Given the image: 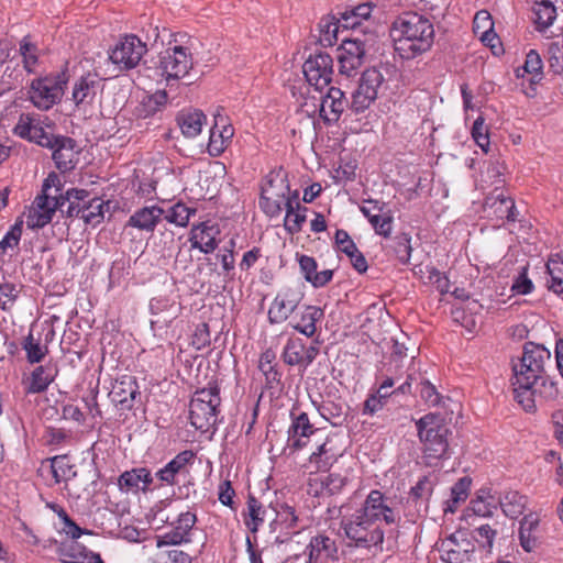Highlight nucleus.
Returning <instances> with one entry per match:
<instances>
[{
	"label": "nucleus",
	"instance_id": "4c0bfd02",
	"mask_svg": "<svg viewBox=\"0 0 563 563\" xmlns=\"http://www.w3.org/2000/svg\"><path fill=\"white\" fill-rule=\"evenodd\" d=\"M246 505L247 510L243 514L244 523L252 533H256L264 522L266 509L263 504L252 495L249 496Z\"/></svg>",
	"mask_w": 563,
	"mask_h": 563
},
{
	"label": "nucleus",
	"instance_id": "f257e3e1",
	"mask_svg": "<svg viewBox=\"0 0 563 563\" xmlns=\"http://www.w3.org/2000/svg\"><path fill=\"white\" fill-rule=\"evenodd\" d=\"M13 131L22 139L51 148L59 172L66 173L75 168L78 154L76 141L69 136L49 134L44 130L40 117L22 113Z\"/></svg>",
	"mask_w": 563,
	"mask_h": 563
},
{
	"label": "nucleus",
	"instance_id": "a19ab883",
	"mask_svg": "<svg viewBox=\"0 0 563 563\" xmlns=\"http://www.w3.org/2000/svg\"><path fill=\"white\" fill-rule=\"evenodd\" d=\"M216 128L217 124L210 131L208 143V152L212 156H219L223 153L234 134V130L231 125H224L220 131H217Z\"/></svg>",
	"mask_w": 563,
	"mask_h": 563
},
{
	"label": "nucleus",
	"instance_id": "9d476101",
	"mask_svg": "<svg viewBox=\"0 0 563 563\" xmlns=\"http://www.w3.org/2000/svg\"><path fill=\"white\" fill-rule=\"evenodd\" d=\"M345 536L355 542L357 547L369 548L380 545L384 542L385 532L383 529L367 520L358 509L350 519L343 521Z\"/></svg>",
	"mask_w": 563,
	"mask_h": 563
},
{
	"label": "nucleus",
	"instance_id": "2f4dec72",
	"mask_svg": "<svg viewBox=\"0 0 563 563\" xmlns=\"http://www.w3.org/2000/svg\"><path fill=\"white\" fill-rule=\"evenodd\" d=\"M58 374V368L53 363L37 366L31 374L26 386L27 394L44 393Z\"/></svg>",
	"mask_w": 563,
	"mask_h": 563
},
{
	"label": "nucleus",
	"instance_id": "412c9836",
	"mask_svg": "<svg viewBox=\"0 0 563 563\" xmlns=\"http://www.w3.org/2000/svg\"><path fill=\"white\" fill-rule=\"evenodd\" d=\"M305 554L308 558L303 563H327L330 560H339L335 541L323 534L311 538L306 547Z\"/></svg>",
	"mask_w": 563,
	"mask_h": 563
},
{
	"label": "nucleus",
	"instance_id": "338daca9",
	"mask_svg": "<svg viewBox=\"0 0 563 563\" xmlns=\"http://www.w3.org/2000/svg\"><path fill=\"white\" fill-rule=\"evenodd\" d=\"M210 332L209 325L207 323H200L196 327V330L192 334V345L197 350H202L210 345Z\"/></svg>",
	"mask_w": 563,
	"mask_h": 563
},
{
	"label": "nucleus",
	"instance_id": "c9c22d12",
	"mask_svg": "<svg viewBox=\"0 0 563 563\" xmlns=\"http://www.w3.org/2000/svg\"><path fill=\"white\" fill-rule=\"evenodd\" d=\"M153 482L151 472L145 467L133 468L122 473L119 477L120 489L131 490L142 488L145 490Z\"/></svg>",
	"mask_w": 563,
	"mask_h": 563
},
{
	"label": "nucleus",
	"instance_id": "473e14b6",
	"mask_svg": "<svg viewBox=\"0 0 563 563\" xmlns=\"http://www.w3.org/2000/svg\"><path fill=\"white\" fill-rule=\"evenodd\" d=\"M341 453L334 448L330 438L320 444L316 452L309 457V464L316 472H327L336 462Z\"/></svg>",
	"mask_w": 563,
	"mask_h": 563
},
{
	"label": "nucleus",
	"instance_id": "f704fd0d",
	"mask_svg": "<svg viewBox=\"0 0 563 563\" xmlns=\"http://www.w3.org/2000/svg\"><path fill=\"white\" fill-rule=\"evenodd\" d=\"M217 233L219 231L216 227L202 223L192 230V247L199 249L205 254L212 253L218 246L216 241Z\"/></svg>",
	"mask_w": 563,
	"mask_h": 563
},
{
	"label": "nucleus",
	"instance_id": "37998d69",
	"mask_svg": "<svg viewBox=\"0 0 563 563\" xmlns=\"http://www.w3.org/2000/svg\"><path fill=\"white\" fill-rule=\"evenodd\" d=\"M275 357V352L268 349L261 354L258 362V368L265 376L266 385L269 388H273L275 384L280 382V374L274 364Z\"/></svg>",
	"mask_w": 563,
	"mask_h": 563
},
{
	"label": "nucleus",
	"instance_id": "774afa93",
	"mask_svg": "<svg viewBox=\"0 0 563 563\" xmlns=\"http://www.w3.org/2000/svg\"><path fill=\"white\" fill-rule=\"evenodd\" d=\"M346 484V478L339 474H329L322 482L323 489L329 495H335L341 493L342 488Z\"/></svg>",
	"mask_w": 563,
	"mask_h": 563
},
{
	"label": "nucleus",
	"instance_id": "ea45409f",
	"mask_svg": "<svg viewBox=\"0 0 563 563\" xmlns=\"http://www.w3.org/2000/svg\"><path fill=\"white\" fill-rule=\"evenodd\" d=\"M360 210L364 217L367 218L376 234L384 238H388L390 235L393 229V216L389 210L384 213H375L372 212L367 206H362Z\"/></svg>",
	"mask_w": 563,
	"mask_h": 563
},
{
	"label": "nucleus",
	"instance_id": "0eeeda50",
	"mask_svg": "<svg viewBox=\"0 0 563 563\" xmlns=\"http://www.w3.org/2000/svg\"><path fill=\"white\" fill-rule=\"evenodd\" d=\"M220 404V389L217 385L197 390L189 404L190 423L197 430L209 431L217 423Z\"/></svg>",
	"mask_w": 563,
	"mask_h": 563
},
{
	"label": "nucleus",
	"instance_id": "8fccbe9b",
	"mask_svg": "<svg viewBox=\"0 0 563 563\" xmlns=\"http://www.w3.org/2000/svg\"><path fill=\"white\" fill-rule=\"evenodd\" d=\"M20 55L22 56L23 67L27 73H33L34 67L38 62L37 47L35 44L30 42L29 36H24L20 42L19 48Z\"/></svg>",
	"mask_w": 563,
	"mask_h": 563
},
{
	"label": "nucleus",
	"instance_id": "9b49d317",
	"mask_svg": "<svg viewBox=\"0 0 563 563\" xmlns=\"http://www.w3.org/2000/svg\"><path fill=\"white\" fill-rule=\"evenodd\" d=\"M192 54L183 45H175L167 48L159 56L158 68L167 80L179 79L192 68Z\"/></svg>",
	"mask_w": 563,
	"mask_h": 563
},
{
	"label": "nucleus",
	"instance_id": "6e6552de",
	"mask_svg": "<svg viewBox=\"0 0 563 563\" xmlns=\"http://www.w3.org/2000/svg\"><path fill=\"white\" fill-rule=\"evenodd\" d=\"M360 510L367 520L376 525L384 522L387 526H397L401 520L398 503L377 489L367 495Z\"/></svg>",
	"mask_w": 563,
	"mask_h": 563
},
{
	"label": "nucleus",
	"instance_id": "6e6d98bb",
	"mask_svg": "<svg viewBox=\"0 0 563 563\" xmlns=\"http://www.w3.org/2000/svg\"><path fill=\"white\" fill-rule=\"evenodd\" d=\"M20 295V288L12 283L0 284V308L10 311Z\"/></svg>",
	"mask_w": 563,
	"mask_h": 563
},
{
	"label": "nucleus",
	"instance_id": "20e7f679",
	"mask_svg": "<svg viewBox=\"0 0 563 563\" xmlns=\"http://www.w3.org/2000/svg\"><path fill=\"white\" fill-rule=\"evenodd\" d=\"M60 188V179L56 173H51L42 185V192L38 195L27 214V227L41 229L48 224L57 210L63 213V206L66 203L65 195Z\"/></svg>",
	"mask_w": 563,
	"mask_h": 563
},
{
	"label": "nucleus",
	"instance_id": "09e8293b",
	"mask_svg": "<svg viewBox=\"0 0 563 563\" xmlns=\"http://www.w3.org/2000/svg\"><path fill=\"white\" fill-rule=\"evenodd\" d=\"M195 212L196 209H191L185 203L177 202L170 207L163 217L170 223L178 227H186L189 222L190 216Z\"/></svg>",
	"mask_w": 563,
	"mask_h": 563
},
{
	"label": "nucleus",
	"instance_id": "3c124183",
	"mask_svg": "<svg viewBox=\"0 0 563 563\" xmlns=\"http://www.w3.org/2000/svg\"><path fill=\"white\" fill-rule=\"evenodd\" d=\"M319 410L321 416L330 421L332 426L342 424L346 417L345 407L333 401L324 402Z\"/></svg>",
	"mask_w": 563,
	"mask_h": 563
},
{
	"label": "nucleus",
	"instance_id": "13d9d810",
	"mask_svg": "<svg viewBox=\"0 0 563 563\" xmlns=\"http://www.w3.org/2000/svg\"><path fill=\"white\" fill-rule=\"evenodd\" d=\"M472 136L475 143L485 152H488L489 147V137H488V129L485 125V121L483 117H478L473 124L472 128Z\"/></svg>",
	"mask_w": 563,
	"mask_h": 563
},
{
	"label": "nucleus",
	"instance_id": "052dcab7",
	"mask_svg": "<svg viewBox=\"0 0 563 563\" xmlns=\"http://www.w3.org/2000/svg\"><path fill=\"white\" fill-rule=\"evenodd\" d=\"M23 349L26 352V357L30 363H38L43 360L45 356L46 349L43 350L41 344L36 341H34L32 334H30L25 343L23 345Z\"/></svg>",
	"mask_w": 563,
	"mask_h": 563
},
{
	"label": "nucleus",
	"instance_id": "a211bd4d",
	"mask_svg": "<svg viewBox=\"0 0 563 563\" xmlns=\"http://www.w3.org/2000/svg\"><path fill=\"white\" fill-rule=\"evenodd\" d=\"M318 354L319 347L317 344L306 346L302 339L289 338L283 351V360L287 365H298L307 368Z\"/></svg>",
	"mask_w": 563,
	"mask_h": 563
},
{
	"label": "nucleus",
	"instance_id": "4468645a",
	"mask_svg": "<svg viewBox=\"0 0 563 563\" xmlns=\"http://www.w3.org/2000/svg\"><path fill=\"white\" fill-rule=\"evenodd\" d=\"M366 42L361 37L345 38L339 48V73L353 77L362 66L366 53Z\"/></svg>",
	"mask_w": 563,
	"mask_h": 563
},
{
	"label": "nucleus",
	"instance_id": "79ce46f5",
	"mask_svg": "<svg viewBox=\"0 0 563 563\" xmlns=\"http://www.w3.org/2000/svg\"><path fill=\"white\" fill-rule=\"evenodd\" d=\"M543 63L541 59L540 54L536 49H530L527 53L526 62L523 65L525 73L531 75L530 77V86H534L541 81L543 78ZM532 92H526L527 96L533 97L534 96V88L530 87Z\"/></svg>",
	"mask_w": 563,
	"mask_h": 563
},
{
	"label": "nucleus",
	"instance_id": "423d86ee",
	"mask_svg": "<svg viewBox=\"0 0 563 563\" xmlns=\"http://www.w3.org/2000/svg\"><path fill=\"white\" fill-rule=\"evenodd\" d=\"M418 435L423 443L424 456L429 460H440L449 449V428L444 419L437 413H428L416 423Z\"/></svg>",
	"mask_w": 563,
	"mask_h": 563
},
{
	"label": "nucleus",
	"instance_id": "7ed1b4c3",
	"mask_svg": "<svg viewBox=\"0 0 563 563\" xmlns=\"http://www.w3.org/2000/svg\"><path fill=\"white\" fill-rule=\"evenodd\" d=\"M551 353L543 345L527 342L519 367L514 366V393L517 401L526 411H533L532 386L539 385L540 379L547 376L545 366L550 363Z\"/></svg>",
	"mask_w": 563,
	"mask_h": 563
},
{
	"label": "nucleus",
	"instance_id": "69168bd1",
	"mask_svg": "<svg viewBox=\"0 0 563 563\" xmlns=\"http://www.w3.org/2000/svg\"><path fill=\"white\" fill-rule=\"evenodd\" d=\"M22 221H18L10 228V230L7 232V234L0 242V247L2 250L18 246L22 235Z\"/></svg>",
	"mask_w": 563,
	"mask_h": 563
},
{
	"label": "nucleus",
	"instance_id": "58836bf2",
	"mask_svg": "<svg viewBox=\"0 0 563 563\" xmlns=\"http://www.w3.org/2000/svg\"><path fill=\"white\" fill-rule=\"evenodd\" d=\"M322 317V309L316 306H307L301 312L300 321L294 324V329L305 334L307 338H311L317 331V321H319Z\"/></svg>",
	"mask_w": 563,
	"mask_h": 563
},
{
	"label": "nucleus",
	"instance_id": "de8ad7c7",
	"mask_svg": "<svg viewBox=\"0 0 563 563\" xmlns=\"http://www.w3.org/2000/svg\"><path fill=\"white\" fill-rule=\"evenodd\" d=\"M372 12L371 3H362L354 7L351 10H346L341 14L340 20L338 21L345 29H355L358 26V22H350V19H360L361 21L367 20Z\"/></svg>",
	"mask_w": 563,
	"mask_h": 563
},
{
	"label": "nucleus",
	"instance_id": "72a5a7b5",
	"mask_svg": "<svg viewBox=\"0 0 563 563\" xmlns=\"http://www.w3.org/2000/svg\"><path fill=\"white\" fill-rule=\"evenodd\" d=\"M498 492L492 488H482L475 499L471 501V509L479 517H490L499 507Z\"/></svg>",
	"mask_w": 563,
	"mask_h": 563
},
{
	"label": "nucleus",
	"instance_id": "c756f323",
	"mask_svg": "<svg viewBox=\"0 0 563 563\" xmlns=\"http://www.w3.org/2000/svg\"><path fill=\"white\" fill-rule=\"evenodd\" d=\"M286 217L284 220V227L287 232L295 234L301 231L303 223L306 222V207H302L299 202V194L297 190L292 192V197H288L285 202Z\"/></svg>",
	"mask_w": 563,
	"mask_h": 563
},
{
	"label": "nucleus",
	"instance_id": "49530a36",
	"mask_svg": "<svg viewBox=\"0 0 563 563\" xmlns=\"http://www.w3.org/2000/svg\"><path fill=\"white\" fill-rule=\"evenodd\" d=\"M547 60L555 74L563 71V37H556L547 46Z\"/></svg>",
	"mask_w": 563,
	"mask_h": 563
},
{
	"label": "nucleus",
	"instance_id": "6ab92c4d",
	"mask_svg": "<svg viewBox=\"0 0 563 563\" xmlns=\"http://www.w3.org/2000/svg\"><path fill=\"white\" fill-rule=\"evenodd\" d=\"M197 522L196 514L191 511L181 512L173 523V529L157 538L158 548L165 545H178L190 541V531Z\"/></svg>",
	"mask_w": 563,
	"mask_h": 563
},
{
	"label": "nucleus",
	"instance_id": "e433bc0d",
	"mask_svg": "<svg viewBox=\"0 0 563 563\" xmlns=\"http://www.w3.org/2000/svg\"><path fill=\"white\" fill-rule=\"evenodd\" d=\"M206 121L207 117L200 110L181 112L177 118L178 125L186 137H196L200 134Z\"/></svg>",
	"mask_w": 563,
	"mask_h": 563
},
{
	"label": "nucleus",
	"instance_id": "7c9ffc66",
	"mask_svg": "<svg viewBox=\"0 0 563 563\" xmlns=\"http://www.w3.org/2000/svg\"><path fill=\"white\" fill-rule=\"evenodd\" d=\"M261 192L276 194L278 198L286 200L292 197L294 191L290 190L287 172L283 167L271 170L262 183Z\"/></svg>",
	"mask_w": 563,
	"mask_h": 563
},
{
	"label": "nucleus",
	"instance_id": "f03ea898",
	"mask_svg": "<svg viewBox=\"0 0 563 563\" xmlns=\"http://www.w3.org/2000/svg\"><path fill=\"white\" fill-rule=\"evenodd\" d=\"M391 36L399 56L405 59H412L432 47L434 27L430 20L423 15L407 12L394 21Z\"/></svg>",
	"mask_w": 563,
	"mask_h": 563
},
{
	"label": "nucleus",
	"instance_id": "aec40b11",
	"mask_svg": "<svg viewBox=\"0 0 563 563\" xmlns=\"http://www.w3.org/2000/svg\"><path fill=\"white\" fill-rule=\"evenodd\" d=\"M110 397L121 410L132 409L135 399L141 398L135 377L124 375L120 379H117L110 391Z\"/></svg>",
	"mask_w": 563,
	"mask_h": 563
},
{
	"label": "nucleus",
	"instance_id": "39448f33",
	"mask_svg": "<svg viewBox=\"0 0 563 563\" xmlns=\"http://www.w3.org/2000/svg\"><path fill=\"white\" fill-rule=\"evenodd\" d=\"M68 203L65 216L67 218H78L85 224L97 227L104 219L106 210H109V201H104L100 197H92L85 189L71 188L65 194Z\"/></svg>",
	"mask_w": 563,
	"mask_h": 563
},
{
	"label": "nucleus",
	"instance_id": "5701e85b",
	"mask_svg": "<svg viewBox=\"0 0 563 563\" xmlns=\"http://www.w3.org/2000/svg\"><path fill=\"white\" fill-rule=\"evenodd\" d=\"M484 211L490 219L507 220L515 222L517 220V210L515 201L510 197H506L503 192H492L486 197L484 202Z\"/></svg>",
	"mask_w": 563,
	"mask_h": 563
},
{
	"label": "nucleus",
	"instance_id": "dca6fc26",
	"mask_svg": "<svg viewBox=\"0 0 563 563\" xmlns=\"http://www.w3.org/2000/svg\"><path fill=\"white\" fill-rule=\"evenodd\" d=\"M474 549L473 542L466 538V534L462 531H456L442 540L439 552L443 562L464 563L470 561Z\"/></svg>",
	"mask_w": 563,
	"mask_h": 563
},
{
	"label": "nucleus",
	"instance_id": "bf43d9fd",
	"mask_svg": "<svg viewBox=\"0 0 563 563\" xmlns=\"http://www.w3.org/2000/svg\"><path fill=\"white\" fill-rule=\"evenodd\" d=\"M433 492V483L428 476H423L418 483L411 487L410 497L418 503L419 500H428Z\"/></svg>",
	"mask_w": 563,
	"mask_h": 563
},
{
	"label": "nucleus",
	"instance_id": "2eb2a0df",
	"mask_svg": "<svg viewBox=\"0 0 563 563\" xmlns=\"http://www.w3.org/2000/svg\"><path fill=\"white\" fill-rule=\"evenodd\" d=\"M146 44L135 35H126L111 51L110 59L121 69L136 67L146 53Z\"/></svg>",
	"mask_w": 563,
	"mask_h": 563
},
{
	"label": "nucleus",
	"instance_id": "f3484780",
	"mask_svg": "<svg viewBox=\"0 0 563 563\" xmlns=\"http://www.w3.org/2000/svg\"><path fill=\"white\" fill-rule=\"evenodd\" d=\"M302 299L299 289L286 288L277 294L268 309L271 323H282L296 310Z\"/></svg>",
	"mask_w": 563,
	"mask_h": 563
},
{
	"label": "nucleus",
	"instance_id": "a878e982",
	"mask_svg": "<svg viewBox=\"0 0 563 563\" xmlns=\"http://www.w3.org/2000/svg\"><path fill=\"white\" fill-rule=\"evenodd\" d=\"M539 526L540 517L537 512H529L521 519L518 534L526 552H532L540 545Z\"/></svg>",
	"mask_w": 563,
	"mask_h": 563
},
{
	"label": "nucleus",
	"instance_id": "cd10ccee",
	"mask_svg": "<svg viewBox=\"0 0 563 563\" xmlns=\"http://www.w3.org/2000/svg\"><path fill=\"white\" fill-rule=\"evenodd\" d=\"M101 79L97 74L81 76L74 85L73 100L76 106L82 103H92L98 91L101 89Z\"/></svg>",
	"mask_w": 563,
	"mask_h": 563
},
{
	"label": "nucleus",
	"instance_id": "e2e57ef3",
	"mask_svg": "<svg viewBox=\"0 0 563 563\" xmlns=\"http://www.w3.org/2000/svg\"><path fill=\"white\" fill-rule=\"evenodd\" d=\"M471 479L468 477L460 478L451 488V499L454 504L464 501L468 496Z\"/></svg>",
	"mask_w": 563,
	"mask_h": 563
},
{
	"label": "nucleus",
	"instance_id": "bb28decb",
	"mask_svg": "<svg viewBox=\"0 0 563 563\" xmlns=\"http://www.w3.org/2000/svg\"><path fill=\"white\" fill-rule=\"evenodd\" d=\"M499 508L509 519H517L523 515L528 506V497L519 490L506 488L498 492Z\"/></svg>",
	"mask_w": 563,
	"mask_h": 563
},
{
	"label": "nucleus",
	"instance_id": "b1692460",
	"mask_svg": "<svg viewBox=\"0 0 563 563\" xmlns=\"http://www.w3.org/2000/svg\"><path fill=\"white\" fill-rule=\"evenodd\" d=\"M316 429L310 423L308 415L301 412L292 417L291 424L288 428L287 446L292 451L301 450L307 445L308 439L314 433Z\"/></svg>",
	"mask_w": 563,
	"mask_h": 563
},
{
	"label": "nucleus",
	"instance_id": "a18cd8bd",
	"mask_svg": "<svg viewBox=\"0 0 563 563\" xmlns=\"http://www.w3.org/2000/svg\"><path fill=\"white\" fill-rule=\"evenodd\" d=\"M531 391L533 393L531 397L533 400V410L537 408L538 402L542 400H554L559 395L556 383L548 379V376L540 379L539 385L532 386Z\"/></svg>",
	"mask_w": 563,
	"mask_h": 563
},
{
	"label": "nucleus",
	"instance_id": "0e129e2a",
	"mask_svg": "<svg viewBox=\"0 0 563 563\" xmlns=\"http://www.w3.org/2000/svg\"><path fill=\"white\" fill-rule=\"evenodd\" d=\"M335 244L339 251L346 255H353V252H357L356 244L345 230H338L335 232Z\"/></svg>",
	"mask_w": 563,
	"mask_h": 563
},
{
	"label": "nucleus",
	"instance_id": "5fc2aeb1",
	"mask_svg": "<svg viewBox=\"0 0 563 563\" xmlns=\"http://www.w3.org/2000/svg\"><path fill=\"white\" fill-rule=\"evenodd\" d=\"M286 199L278 198L276 194L261 192L260 207L269 217L278 216L283 206L285 207Z\"/></svg>",
	"mask_w": 563,
	"mask_h": 563
},
{
	"label": "nucleus",
	"instance_id": "1a4fd4ad",
	"mask_svg": "<svg viewBox=\"0 0 563 563\" xmlns=\"http://www.w3.org/2000/svg\"><path fill=\"white\" fill-rule=\"evenodd\" d=\"M66 84L65 73L34 79L29 91L30 99L36 108L48 110L60 100Z\"/></svg>",
	"mask_w": 563,
	"mask_h": 563
},
{
	"label": "nucleus",
	"instance_id": "864d4df0",
	"mask_svg": "<svg viewBox=\"0 0 563 563\" xmlns=\"http://www.w3.org/2000/svg\"><path fill=\"white\" fill-rule=\"evenodd\" d=\"M548 273L550 278L548 279V287L555 294H563V262L549 261Z\"/></svg>",
	"mask_w": 563,
	"mask_h": 563
},
{
	"label": "nucleus",
	"instance_id": "603ef678",
	"mask_svg": "<svg viewBox=\"0 0 563 563\" xmlns=\"http://www.w3.org/2000/svg\"><path fill=\"white\" fill-rule=\"evenodd\" d=\"M536 23L540 27H549L556 18V9L550 1L537 3L534 8Z\"/></svg>",
	"mask_w": 563,
	"mask_h": 563
},
{
	"label": "nucleus",
	"instance_id": "4d7b16f0",
	"mask_svg": "<svg viewBox=\"0 0 563 563\" xmlns=\"http://www.w3.org/2000/svg\"><path fill=\"white\" fill-rule=\"evenodd\" d=\"M410 235L407 233H402L395 238L394 240V252L399 260L400 263L407 264L410 261L411 256V244H410Z\"/></svg>",
	"mask_w": 563,
	"mask_h": 563
},
{
	"label": "nucleus",
	"instance_id": "c03bdc74",
	"mask_svg": "<svg viewBox=\"0 0 563 563\" xmlns=\"http://www.w3.org/2000/svg\"><path fill=\"white\" fill-rule=\"evenodd\" d=\"M66 468L68 473H71V466L67 465L66 456H55L52 459V473L56 483L66 482L65 488L68 493L77 498L80 497V494L76 492L73 487V483L67 475Z\"/></svg>",
	"mask_w": 563,
	"mask_h": 563
},
{
	"label": "nucleus",
	"instance_id": "f8f14e48",
	"mask_svg": "<svg viewBox=\"0 0 563 563\" xmlns=\"http://www.w3.org/2000/svg\"><path fill=\"white\" fill-rule=\"evenodd\" d=\"M384 80V76L378 69H366L361 76L357 89L352 95V109L357 113L368 109L376 100Z\"/></svg>",
	"mask_w": 563,
	"mask_h": 563
},
{
	"label": "nucleus",
	"instance_id": "ddd939ff",
	"mask_svg": "<svg viewBox=\"0 0 563 563\" xmlns=\"http://www.w3.org/2000/svg\"><path fill=\"white\" fill-rule=\"evenodd\" d=\"M302 71L308 84L322 91L332 80L333 59L328 53L322 52L310 55L302 65Z\"/></svg>",
	"mask_w": 563,
	"mask_h": 563
},
{
	"label": "nucleus",
	"instance_id": "4be33fe9",
	"mask_svg": "<svg viewBox=\"0 0 563 563\" xmlns=\"http://www.w3.org/2000/svg\"><path fill=\"white\" fill-rule=\"evenodd\" d=\"M320 100V118L328 124L338 122L347 106L344 92L340 88L330 87Z\"/></svg>",
	"mask_w": 563,
	"mask_h": 563
},
{
	"label": "nucleus",
	"instance_id": "680f3d73",
	"mask_svg": "<svg viewBox=\"0 0 563 563\" xmlns=\"http://www.w3.org/2000/svg\"><path fill=\"white\" fill-rule=\"evenodd\" d=\"M528 268L525 266L512 283L511 290L518 295L530 294L533 289L531 279L527 276Z\"/></svg>",
	"mask_w": 563,
	"mask_h": 563
},
{
	"label": "nucleus",
	"instance_id": "393cba45",
	"mask_svg": "<svg viewBox=\"0 0 563 563\" xmlns=\"http://www.w3.org/2000/svg\"><path fill=\"white\" fill-rule=\"evenodd\" d=\"M194 459L195 453L191 450H185L178 453L163 468L158 470L155 476L164 484L175 485L177 483V476L187 472V466Z\"/></svg>",
	"mask_w": 563,
	"mask_h": 563
},
{
	"label": "nucleus",
	"instance_id": "c85d7f7f",
	"mask_svg": "<svg viewBox=\"0 0 563 563\" xmlns=\"http://www.w3.org/2000/svg\"><path fill=\"white\" fill-rule=\"evenodd\" d=\"M165 211L158 206H150L137 209L128 220L126 227L142 231L153 232L161 222Z\"/></svg>",
	"mask_w": 563,
	"mask_h": 563
}]
</instances>
